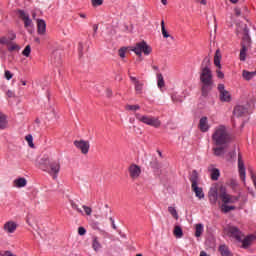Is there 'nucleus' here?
I'll use <instances>...</instances> for the list:
<instances>
[{
    "label": "nucleus",
    "instance_id": "1",
    "mask_svg": "<svg viewBox=\"0 0 256 256\" xmlns=\"http://www.w3.org/2000/svg\"><path fill=\"white\" fill-rule=\"evenodd\" d=\"M210 60L209 58H204L202 62L201 73H200V81L202 83V97H207L209 93H211L213 89V72H211V68H209Z\"/></svg>",
    "mask_w": 256,
    "mask_h": 256
},
{
    "label": "nucleus",
    "instance_id": "2",
    "mask_svg": "<svg viewBox=\"0 0 256 256\" xmlns=\"http://www.w3.org/2000/svg\"><path fill=\"white\" fill-rule=\"evenodd\" d=\"M39 169L48 173L52 179H57L61 171V160L44 156L39 162Z\"/></svg>",
    "mask_w": 256,
    "mask_h": 256
},
{
    "label": "nucleus",
    "instance_id": "3",
    "mask_svg": "<svg viewBox=\"0 0 256 256\" xmlns=\"http://www.w3.org/2000/svg\"><path fill=\"white\" fill-rule=\"evenodd\" d=\"M212 141L217 147H227L233 141V138L225 125H219L214 128Z\"/></svg>",
    "mask_w": 256,
    "mask_h": 256
},
{
    "label": "nucleus",
    "instance_id": "4",
    "mask_svg": "<svg viewBox=\"0 0 256 256\" xmlns=\"http://www.w3.org/2000/svg\"><path fill=\"white\" fill-rule=\"evenodd\" d=\"M135 118L137 121H140V123H144V125H149L150 127H155V129H159V127H161V120L157 117L136 113Z\"/></svg>",
    "mask_w": 256,
    "mask_h": 256
},
{
    "label": "nucleus",
    "instance_id": "5",
    "mask_svg": "<svg viewBox=\"0 0 256 256\" xmlns=\"http://www.w3.org/2000/svg\"><path fill=\"white\" fill-rule=\"evenodd\" d=\"M132 51L138 55V57H141V55L144 53V55H151V51H153V49L151 48V46H149L147 44V42L142 41L137 43L133 48Z\"/></svg>",
    "mask_w": 256,
    "mask_h": 256
},
{
    "label": "nucleus",
    "instance_id": "6",
    "mask_svg": "<svg viewBox=\"0 0 256 256\" xmlns=\"http://www.w3.org/2000/svg\"><path fill=\"white\" fill-rule=\"evenodd\" d=\"M220 191L221 193L219 194V197L225 205H229V203H237V201H239V197L228 194L224 187H221Z\"/></svg>",
    "mask_w": 256,
    "mask_h": 256
},
{
    "label": "nucleus",
    "instance_id": "7",
    "mask_svg": "<svg viewBox=\"0 0 256 256\" xmlns=\"http://www.w3.org/2000/svg\"><path fill=\"white\" fill-rule=\"evenodd\" d=\"M218 91L220 93V101L224 103L231 101V94L225 89V84H218Z\"/></svg>",
    "mask_w": 256,
    "mask_h": 256
},
{
    "label": "nucleus",
    "instance_id": "8",
    "mask_svg": "<svg viewBox=\"0 0 256 256\" xmlns=\"http://www.w3.org/2000/svg\"><path fill=\"white\" fill-rule=\"evenodd\" d=\"M228 234L230 235V237H233L238 242L241 241L243 237H245V234H243V232H241V230H239V228H237L236 226H230L228 228Z\"/></svg>",
    "mask_w": 256,
    "mask_h": 256
},
{
    "label": "nucleus",
    "instance_id": "9",
    "mask_svg": "<svg viewBox=\"0 0 256 256\" xmlns=\"http://www.w3.org/2000/svg\"><path fill=\"white\" fill-rule=\"evenodd\" d=\"M17 15L19 16L22 21H24V27L28 29V27H31L33 25V20L29 17V14L24 12V10H17Z\"/></svg>",
    "mask_w": 256,
    "mask_h": 256
},
{
    "label": "nucleus",
    "instance_id": "10",
    "mask_svg": "<svg viewBox=\"0 0 256 256\" xmlns=\"http://www.w3.org/2000/svg\"><path fill=\"white\" fill-rule=\"evenodd\" d=\"M74 145L77 149H80L81 153H83V155H87V153H89V141H85V140H79V141H74Z\"/></svg>",
    "mask_w": 256,
    "mask_h": 256
},
{
    "label": "nucleus",
    "instance_id": "11",
    "mask_svg": "<svg viewBox=\"0 0 256 256\" xmlns=\"http://www.w3.org/2000/svg\"><path fill=\"white\" fill-rule=\"evenodd\" d=\"M130 177L135 180L141 176V167L137 164H132L128 167Z\"/></svg>",
    "mask_w": 256,
    "mask_h": 256
},
{
    "label": "nucleus",
    "instance_id": "12",
    "mask_svg": "<svg viewBox=\"0 0 256 256\" xmlns=\"http://www.w3.org/2000/svg\"><path fill=\"white\" fill-rule=\"evenodd\" d=\"M254 239H255V235H248L246 237L241 238V241H238V243H242L241 245L242 249H249Z\"/></svg>",
    "mask_w": 256,
    "mask_h": 256
},
{
    "label": "nucleus",
    "instance_id": "13",
    "mask_svg": "<svg viewBox=\"0 0 256 256\" xmlns=\"http://www.w3.org/2000/svg\"><path fill=\"white\" fill-rule=\"evenodd\" d=\"M238 171L242 181H245V162H243V156L238 154Z\"/></svg>",
    "mask_w": 256,
    "mask_h": 256
},
{
    "label": "nucleus",
    "instance_id": "14",
    "mask_svg": "<svg viewBox=\"0 0 256 256\" xmlns=\"http://www.w3.org/2000/svg\"><path fill=\"white\" fill-rule=\"evenodd\" d=\"M244 36L242 37L241 46L251 47V36H249V28L247 25L243 28Z\"/></svg>",
    "mask_w": 256,
    "mask_h": 256
},
{
    "label": "nucleus",
    "instance_id": "15",
    "mask_svg": "<svg viewBox=\"0 0 256 256\" xmlns=\"http://www.w3.org/2000/svg\"><path fill=\"white\" fill-rule=\"evenodd\" d=\"M208 198L211 205L217 204V200L219 199V193L217 192V189L215 187L211 188L208 192Z\"/></svg>",
    "mask_w": 256,
    "mask_h": 256
},
{
    "label": "nucleus",
    "instance_id": "16",
    "mask_svg": "<svg viewBox=\"0 0 256 256\" xmlns=\"http://www.w3.org/2000/svg\"><path fill=\"white\" fill-rule=\"evenodd\" d=\"M37 31L38 35H45V33L47 32V23H45V20H37Z\"/></svg>",
    "mask_w": 256,
    "mask_h": 256
},
{
    "label": "nucleus",
    "instance_id": "17",
    "mask_svg": "<svg viewBox=\"0 0 256 256\" xmlns=\"http://www.w3.org/2000/svg\"><path fill=\"white\" fill-rule=\"evenodd\" d=\"M198 127L202 133H207V131H209V122L207 117L204 116L200 119Z\"/></svg>",
    "mask_w": 256,
    "mask_h": 256
},
{
    "label": "nucleus",
    "instance_id": "18",
    "mask_svg": "<svg viewBox=\"0 0 256 256\" xmlns=\"http://www.w3.org/2000/svg\"><path fill=\"white\" fill-rule=\"evenodd\" d=\"M4 231L6 233H15L17 231V224L13 221H8L4 224Z\"/></svg>",
    "mask_w": 256,
    "mask_h": 256
},
{
    "label": "nucleus",
    "instance_id": "19",
    "mask_svg": "<svg viewBox=\"0 0 256 256\" xmlns=\"http://www.w3.org/2000/svg\"><path fill=\"white\" fill-rule=\"evenodd\" d=\"M245 113H247V108H245V106L238 105L233 110V115L235 117H243Z\"/></svg>",
    "mask_w": 256,
    "mask_h": 256
},
{
    "label": "nucleus",
    "instance_id": "20",
    "mask_svg": "<svg viewBox=\"0 0 256 256\" xmlns=\"http://www.w3.org/2000/svg\"><path fill=\"white\" fill-rule=\"evenodd\" d=\"M218 251L221 254V256H233L231 250H229V246L225 244L220 245Z\"/></svg>",
    "mask_w": 256,
    "mask_h": 256
},
{
    "label": "nucleus",
    "instance_id": "21",
    "mask_svg": "<svg viewBox=\"0 0 256 256\" xmlns=\"http://www.w3.org/2000/svg\"><path fill=\"white\" fill-rule=\"evenodd\" d=\"M130 80L135 85V91H137L138 93H141V91H143V83H141L139 80H137L136 77H133V76H130Z\"/></svg>",
    "mask_w": 256,
    "mask_h": 256
},
{
    "label": "nucleus",
    "instance_id": "22",
    "mask_svg": "<svg viewBox=\"0 0 256 256\" xmlns=\"http://www.w3.org/2000/svg\"><path fill=\"white\" fill-rule=\"evenodd\" d=\"M192 191H194L198 199H205V193H203V188L195 185V186H192Z\"/></svg>",
    "mask_w": 256,
    "mask_h": 256
},
{
    "label": "nucleus",
    "instance_id": "23",
    "mask_svg": "<svg viewBox=\"0 0 256 256\" xmlns=\"http://www.w3.org/2000/svg\"><path fill=\"white\" fill-rule=\"evenodd\" d=\"M247 51H249V46H245V44H243L240 49V61H247Z\"/></svg>",
    "mask_w": 256,
    "mask_h": 256
},
{
    "label": "nucleus",
    "instance_id": "24",
    "mask_svg": "<svg viewBox=\"0 0 256 256\" xmlns=\"http://www.w3.org/2000/svg\"><path fill=\"white\" fill-rule=\"evenodd\" d=\"M102 245L101 242H99V238H97V236H94L92 238V249H94V251L99 252L101 251Z\"/></svg>",
    "mask_w": 256,
    "mask_h": 256
},
{
    "label": "nucleus",
    "instance_id": "25",
    "mask_svg": "<svg viewBox=\"0 0 256 256\" xmlns=\"http://www.w3.org/2000/svg\"><path fill=\"white\" fill-rule=\"evenodd\" d=\"M209 171L211 173V179L212 181H218L219 180V177L221 175V172H219V169L217 168H209Z\"/></svg>",
    "mask_w": 256,
    "mask_h": 256
},
{
    "label": "nucleus",
    "instance_id": "26",
    "mask_svg": "<svg viewBox=\"0 0 256 256\" xmlns=\"http://www.w3.org/2000/svg\"><path fill=\"white\" fill-rule=\"evenodd\" d=\"M14 185L18 189H21L27 185V179L25 178H18L14 180Z\"/></svg>",
    "mask_w": 256,
    "mask_h": 256
},
{
    "label": "nucleus",
    "instance_id": "27",
    "mask_svg": "<svg viewBox=\"0 0 256 256\" xmlns=\"http://www.w3.org/2000/svg\"><path fill=\"white\" fill-rule=\"evenodd\" d=\"M7 116L0 112V130L7 129Z\"/></svg>",
    "mask_w": 256,
    "mask_h": 256
},
{
    "label": "nucleus",
    "instance_id": "28",
    "mask_svg": "<svg viewBox=\"0 0 256 256\" xmlns=\"http://www.w3.org/2000/svg\"><path fill=\"white\" fill-rule=\"evenodd\" d=\"M190 181L192 183V187L197 185V183H199V174L197 173V170L192 171Z\"/></svg>",
    "mask_w": 256,
    "mask_h": 256
},
{
    "label": "nucleus",
    "instance_id": "29",
    "mask_svg": "<svg viewBox=\"0 0 256 256\" xmlns=\"http://www.w3.org/2000/svg\"><path fill=\"white\" fill-rule=\"evenodd\" d=\"M214 65H216L217 68L221 69V52H219V50H217L215 53Z\"/></svg>",
    "mask_w": 256,
    "mask_h": 256
},
{
    "label": "nucleus",
    "instance_id": "30",
    "mask_svg": "<svg viewBox=\"0 0 256 256\" xmlns=\"http://www.w3.org/2000/svg\"><path fill=\"white\" fill-rule=\"evenodd\" d=\"M173 234L176 239H181V237H183V229L181 228V226H175Z\"/></svg>",
    "mask_w": 256,
    "mask_h": 256
},
{
    "label": "nucleus",
    "instance_id": "31",
    "mask_svg": "<svg viewBox=\"0 0 256 256\" xmlns=\"http://www.w3.org/2000/svg\"><path fill=\"white\" fill-rule=\"evenodd\" d=\"M161 31H162V35L165 39L171 37V39H173V36H171L169 34V32H167V29H165V20L161 21Z\"/></svg>",
    "mask_w": 256,
    "mask_h": 256
},
{
    "label": "nucleus",
    "instance_id": "32",
    "mask_svg": "<svg viewBox=\"0 0 256 256\" xmlns=\"http://www.w3.org/2000/svg\"><path fill=\"white\" fill-rule=\"evenodd\" d=\"M213 151L216 157H221L225 155V148H223L222 146L213 148Z\"/></svg>",
    "mask_w": 256,
    "mask_h": 256
},
{
    "label": "nucleus",
    "instance_id": "33",
    "mask_svg": "<svg viewBox=\"0 0 256 256\" xmlns=\"http://www.w3.org/2000/svg\"><path fill=\"white\" fill-rule=\"evenodd\" d=\"M157 85L159 89H163V87H165V79L163 78V74H157Z\"/></svg>",
    "mask_w": 256,
    "mask_h": 256
},
{
    "label": "nucleus",
    "instance_id": "34",
    "mask_svg": "<svg viewBox=\"0 0 256 256\" xmlns=\"http://www.w3.org/2000/svg\"><path fill=\"white\" fill-rule=\"evenodd\" d=\"M201 235H203V224H196L195 237H201Z\"/></svg>",
    "mask_w": 256,
    "mask_h": 256
},
{
    "label": "nucleus",
    "instance_id": "35",
    "mask_svg": "<svg viewBox=\"0 0 256 256\" xmlns=\"http://www.w3.org/2000/svg\"><path fill=\"white\" fill-rule=\"evenodd\" d=\"M168 212L170 213V215H172V217H174V219H179V214L177 213V209H175V207L169 206Z\"/></svg>",
    "mask_w": 256,
    "mask_h": 256
},
{
    "label": "nucleus",
    "instance_id": "36",
    "mask_svg": "<svg viewBox=\"0 0 256 256\" xmlns=\"http://www.w3.org/2000/svg\"><path fill=\"white\" fill-rule=\"evenodd\" d=\"M223 213H229V211H235V206H229L227 204L222 205Z\"/></svg>",
    "mask_w": 256,
    "mask_h": 256
},
{
    "label": "nucleus",
    "instance_id": "37",
    "mask_svg": "<svg viewBox=\"0 0 256 256\" xmlns=\"http://www.w3.org/2000/svg\"><path fill=\"white\" fill-rule=\"evenodd\" d=\"M70 205H71L72 209L77 211V213L83 214V210H81V208H79V205H77V203H75V201L71 200Z\"/></svg>",
    "mask_w": 256,
    "mask_h": 256
},
{
    "label": "nucleus",
    "instance_id": "38",
    "mask_svg": "<svg viewBox=\"0 0 256 256\" xmlns=\"http://www.w3.org/2000/svg\"><path fill=\"white\" fill-rule=\"evenodd\" d=\"M10 44H11V40L9 39V37H6V36L0 37V45H10Z\"/></svg>",
    "mask_w": 256,
    "mask_h": 256
},
{
    "label": "nucleus",
    "instance_id": "39",
    "mask_svg": "<svg viewBox=\"0 0 256 256\" xmlns=\"http://www.w3.org/2000/svg\"><path fill=\"white\" fill-rule=\"evenodd\" d=\"M125 109L127 111H139V109H141V106H139V105H126Z\"/></svg>",
    "mask_w": 256,
    "mask_h": 256
},
{
    "label": "nucleus",
    "instance_id": "40",
    "mask_svg": "<svg viewBox=\"0 0 256 256\" xmlns=\"http://www.w3.org/2000/svg\"><path fill=\"white\" fill-rule=\"evenodd\" d=\"M22 55L24 57H29L31 55V45H27L25 49L22 51Z\"/></svg>",
    "mask_w": 256,
    "mask_h": 256
},
{
    "label": "nucleus",
    "instance_id": "41",
    "mask_svg": "<svg viewBox=\"0 0 256 256\" xmlns=\"http://www.w3.org/2000/svg\"><path fill=\"white\" fill-rule=\"evenodd\" d=\"M82 208L84 210V213L88 216H91V213H93V209H91V207L87 205H83Z\"/></svg>",
    "mask_w": 256,
    "mask_h": 256
},
{
    "label": "nucleus",
    "instance_id": "42",
    "mask_svg": "<svg viewBox=\"0 0 256 256\" xmlns=\"http://www.w3.org/2000/svg\"><path fill=\"white\" fill-rule=\"evenodd\" d=\"M127 53V48H120L118 50V55L121 59H125V54Z\"/></svg>",
    "mask_w": 256,
    "mask_h": 256
},
{
    "label": "nucleus",
    "instance_id": "43",
    "mask_svg": "<svg viewBox=\"0 0 256 256\" xmlns=\"http://www.w3.org/2000/svg\"><path fill=\"white\" fill-rule=\"evenodd\" d=\"M4 76L7 81H11V79H13V73H11L9 70H5Z\"/></svg>",
    "mask_w": 256,
    "mask_h": 256
},
{
    "label": "nucleus",
    "instance_id": "44",
    "mask_svg": "<svg viewBox=\"0 0 256 256\" xmlns=\"http://www.w3.org/2000/svg\"><path fill=\"white\" fill-rule=\"evenodd\" d=\"M92 7H99L101 5H103V0H92Z\"/></svg>",
    "mask_w": 256,
    "mask_h": 256
},
{
    "label": "nucleus",
    "instance_id": "45",
    "mask_svg": "<svg viewBox=\"0 0 256 256\" xmlns=\"http://www.w3.org/2000/svg\"><path fill=\"white\" fill-rule=\"evenodd\" d=\"M8 39H10V42L15 41V39H17V35L15 34V32H9Z\"/></svg>",
    "mask_w": 256,
    "mask_h": 256
},
{
    "label": "nucleus",
    "instance_id": "46",
    "mask_svg": "<svg viewBox=\"0 0 256 256\" xmlns=\"http://www.w3.org/2000/svg\"><path fill=\"white\" fill-rule=\"evenodd\" d=\"M26 141L28 142V144L30 145V147H33V136L27 135V136H26Z\"/></svg>",
    "mask_w": 256,
    "mask_h": 256
},
{
    "label": "nucleus",
    "instance_id": "47",
    "mask_svg": "<svg viewBox=\"0 0 256 256\" xmlns=\"http://www.w3.org/2000/svg\"><path fill=\"white\" fill-rule=\"evenodd\" d=\"M85 233H87V230L84 227H79L78 228V234L83 236L85 235Z\"/></svg>",
    "mask_w": 256,
    "mask_h": 256
},
{
    "label": "nucleus",
    "instance_id": "48",
    "mask_svg": "<svg viewBox=\"0 0 256 256\" xmlns=\"http://www.w3.org/2000/svg\"><path fill=\"white\" fill-rule=\"evenodd\" d=\"M19 49V45L13 44L8 48V51H17Z\"/></svg>",
    "mask_w": 256,
    "mask_h": 256
},
{
    "label": "nucleus",
    "instance_id": "49",
    "mask_svg": "<svg viewBox=\"0 0 256 256\" xmlns=\"http://www.w3.org/2000/svg\"><path fill=\"white\" fill-rule=\"evenodd\" d=\"M218 79H223L225 77V74L221 70L216 71Z\"/></svg>",
    "mask_w": 256,
    "mask_h": 256
},
{
    "label": "nucleus",
    "instance_id": "50",
    "mask_svg": "<svg viewBox=\"0 0 256 256\" xmlns=\"http://www.w3.org/2000/svg\"><path fill=\"white\" fill-rule=\"evenodd\" d=\"M6 95H7V97H9L11 99V98L15 97V92H13V90H8L6 92Z\"/></svg>",
    "mask_w": 256,
    "mask_h": 256
},
{
    "label": "nucleus",
    "instance_id": "51",
    "mask_svg": "<svg viewBox=\"0 0 256 256\" xmlns=\"http://www.w3.org/2000/svg\"><path fill=\"white\" fill-rule=\"evenodd\" d=\"M236 17H239L241 15V8H235L234 9Z\"/></svg>",
    "mask_w": 256,
    "mask_h": 256
},
{
    "label": "nucleus",
    "instance_id": "52",
    "mask_svg": "<svg viewBox=\"0 0 256 256\" xmlns=\"http://www.w3.org/2000/svg\"><path fill=\"white\" fill-rule=\"evenodd\" d=\"M109 219H110V221L112 223V228L117 230V225H115V220L113 219V217H110Z\"/></svg>",
    "mask_w": 256,
    "mask_h": 256
},
{
    "label": "nucleus",
    "instance_id": "53",
    "mask_svg": "<svg viewBox=\"0 0 256 256\" xmlns=\"http://www.w3.org/2000/svg\"><path fill=\"white\" fill-rule=\"evenodd\" d=\"M98 29H99V25L94 24V25H93L94 35H97V31H98Z\"/></svg>",
    "mask_w": 256,
    "mask_h": 256
},
{
    "label": "nucleus",
    "instance_id": "54",
    "mask_svg": "<svg viewBox=\"0 0 256 256\" xmlns=\"http://www.w3.org/2000/svg\"><path fill=\"white\" fill-rule=\"evenodd\" d=\"M107 97H111L113 95V91L111 89L106 90Z\"/></svg>",
    "mask_w": 256,
    "mask_h": 256
},
{
    "label": "nucleus",
    "instance_id": "55",
    "mask_svg": "<svg viewBox=\"0 0 256 256\" xmlns=\"http://www.w3.org/2000/svg\"><path fill=\"white\" fill-rule=\"evenodd\" d=\"M93 229H99V222H94L92 224Z\"/></svg>",
    "mask_w": 256,
    "mask_h": 256
},
{
    "label": "nucleus",
    "instance_id": "56",
    "mask_svg": "<svg viewBox=\"0 0 256 256\" xmlns=\"http://www.w3.org/2000/svg\"><path fill=\"white\" fill-rule=\"evenodd\" d=\"M79 17H81V19H87V14L79 13Z\"/></svg>",
    "mask_w": 256,
    "mask_h": 256
},
{
    "label": "nucleus",
    "instance_id": "57",
    "mask_svg": "<svg viewBox=\"0 0 256 256\" xmlns=\"http://www.w3.org/2000/svg\"><path fill=\"white\" fill-rule=\"evenodd\" d=\"M198 3H200V5H207V0H198Z\"/></svg>",
    "mask_w": 256,
    "mask_h": 256
},
{
    "label": "nucleus",
    "instance_id": "58",
    "mask_svg": "<svg viewBox=\"0 0 256 256\" xmlns=\"http://www.w3.org/2000/svg\"><path fill=\"white\" fill-rule=\"evenodd\" d=\"M229 1H230V3H233L234 5L239 3V0H229Z\"/></svg>",
    "mask_w": 256,
    "mask_h": 256
},
{
    "label": "nucleus",
    "instance_id": "59",
    "mask_svg": "<svg viewBox=\"0 0 256 256\" xmlns=\"http://www.w3.org/2000/svg\"><path fill=\"white\" fill-rule=\"evenodd\" d=\"M152 69H153L154 71H159V67H158V66H155V65L152 66Z\"/></svg>",
    "mask_w": 256,
    "mask_h": 256
},
{
    "label": "nucleus",
    "instance_id": "60",
    "mask_svg": "<svg viewBox=\"0 0 256 256\" xmlns=\"http://www.w3.org/2000/svg\"><path fill=\"white\" fill-rule=\"evenodd\" d=\"M162 5H167V0H160Z\"/></svg>",
    "mask_w": 256,
    "mask_h": 256
},
{
    "label": "nucleus",
    "instance_id": "61",
    "mask_svg": "<svg viewBox=\"0 0 256 256\" xmlns=\"http://www.w3.org/2000/svg\"><path fill=\"white\" fill-rule=\"evenodd\" d=\"M23 86L27 85V81L21 80Z\"/></svg>",
    "mask_w": 256,
    "mask_h": 256
},
{
    "label": "nucleus",
    "instance_id": "62",
    "mask_svg": "<svg viewBox=\"0 0 256 256\" xmlns=\"http://www.w3.org/2000/svg\"><path fill=\"white\" fill-rule=\"evenodd\" d=\"M35 42H36V43H40L41 40H40L39 38H35Z\"/></svg>",
    "mask_w": 256,
    "mask_h": 256
},
{
    "label": "nucleus",
    "instance_id": "63",
    "mask_svg": "<svg viewBox=\"0 0 256 256\" xmlns=\"http://www.w3.org/2000/svg\"><path fill=\"white\" fill-rule=\"evenodd\" d=\"M159 155H160V157H161V155H162L161 152H159Z\"/></svg>",
    "mask_w": 256,
    "mask_h": 256
}]
</instances>
